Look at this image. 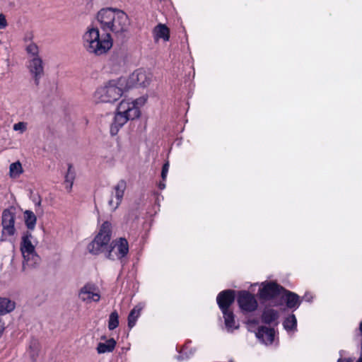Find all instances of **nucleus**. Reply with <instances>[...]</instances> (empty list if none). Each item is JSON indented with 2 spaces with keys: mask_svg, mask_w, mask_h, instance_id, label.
I'll use <instances>...</instances> for the list:
<instances>
[{
  "mask_svg": "<svg viewBox=\"0 0 362 362\" xmlns=\"http://www.w3.org/2000/svg\"><path fill=\"white\" fill-rule=\"evenodd\" d=\"M144 97L136 99L127 98L121 100L117 106L112 123L110 126V134L116 135L119 130L129 120H134L141 117V107L146 103Z\"/></svg>",
  "mask_w": 362,
  "mask_h": 362,
  "instance_id": "nucleus-1",
  "label": "nucleus"
},
{
  "mask_svg": "<svg viewBox=\"0 0 362 362\" xmlns=\"http://www.w3.org/2000/svg\"><path fill=\"white\" fill-rule=\"evenodd\" d=\"M82 45L89 54L101 56L108 52L113 45V40L109 33H101L93 23L88 25L82 35Z\"/></svg>",
  "mask_w": 362,
  "mask_h": 362,
  "instance_id": "nucleus-2",
  "label": "nucleus"
},
{
  "mask_svg": "<svg viewBox=\"0 0 362 362\" xmlns=\"http://www.w3.org/2000/svg\"><path fill=\"white\" fill-rule=\"evenodd\" d=\"M95 19L103 30L109 33H122L127 30L129 25L127 13L116 8H107L100 10Z\"/></svg>",
  "mask_w": 362,
  "mask_h": 362,
  "instance_id": "nucleus-3",
  "label": "nucleus"
},
{
  "mask_svg": "<svg viewBox=\"0 0 362 362\" xmlns=\"http://www.w3.org/2000/svg\"><path fill=\"white\" fill-rule=\"evenodd\" d=\"M129 88L127 78L121 77L108 81L98 86L93 94L95 103H114L124 92Z\"/></svg>",
  "mask_w": 362,
  "mask_h": 362,
  "instance_id": "nucleus-4",
  "label": "nucleus"
},
{
  "mask_svg": "<svg viewBox=\"0 0 362 362\" xmlns=\"http://www.w3.org/2000/svg\"><path fill=\"white\" fill-rule=\"evenodd\" d=\"M112 234V224L108 221L103 222L98 227L93 240L88 244V252L94 255L105 254L111 243Z\"/></svg>",
  "mask_w": 362,
  "mask_h": 362,
  "instance_id": "nucleus-5",
  "label": "nucleus"
},
{
  "mask_svg": "<svg viewBox=\"0 0 362 362\" xmlns=\"http://www.w3.org/2000/svg\"><path fill=\"white\" fill-rule=\"evenodd\" d=\"M247 329L250 332H254L258 340L265 345H272L278 339L274 328L269 325H259L255 320H248Z\"/></svg>",
  "mask_w": 362,
  "mask_h": 362,
  "instance_id": "nucleus-6",
  "label": "nucleus"
},
{
  "mask_svg": "<svg viewBox=\"0 0 362 362\" xmlns=\"http://www.w3.org/2000/svg\"><path fill=\"white\" fill-rule=\"evenodd\" d=\"M129 252L128 242L125 238H119L112 241L108 249L104 254L109 259H119L127 255Z\"/></svg>",
  "mask_w": 362,
  "mask_h": 362,
  "instance_id": "nucleus-7",
  "label": "nucleus"
},
{
  "mask_svg": "<svg viewBox=\"0 0 362 362\" xmlns=\"http://www.w3.org/2000/svg\"><path fill=\"white\" fill-rule=\"evenodd\" d=\"M78 297L87 303L99 302L101 298L100 288L93 283H87L79 290Z\"/></svg>",
  "mask_w": 362,
  "mask_h": 362,
  "instance_id": "nucleus-8",
  "label": "nucleus"
},
{
  "mask_svg": "<svg viewBox=\"0 0 362 362\" xmlns=\"http://www.w3.org/2000/svg\"><path fill=\"white\" fill-rule=\"evenodd\" d=\"M15 221L16 214L13 209H6L3 211L1 217L3 236L10 237L15 235L16 232Z\"/></svg>",
  "mask_w": 362,
  "mask_h": 362,
  "instance_id": "nucleus-9",
  "label": "nucleus"
},
{
  "mask_svg": "<svg viewBox=\"0 0 362 362\" xmlns=\"http://www.w3.org/2000/svg\"><path fill=\"white\" fill-rule=\"evenodd\" d=\"M151 78L152 74L149 71L139 69L134 71L127 80L130 88L134 86L146 87L151 83Z\"/></svg>",
  "mask_w": 362,
  "mask_h": 362,
  "instance_id": "nucleus-10",
  "label": "nucleus"
},
{
  "mask_svg": "<svg viewBox=\"0 0 362 362\" xmlns=\"http://www.w3.org/2000/svg\"><path fill=\"white\" fill-rule=\"evenodd\" d=\"M126 189L127 182L123 180H119L114 186L108 201V206L112 210L115 211L119 206L122 202Z\"/></svg>",
  "mask_w": 362,
  "mask_h": 362,
  "instance_id": "nucleus-11",
  "label": "nucleus"
},
{
  "mask_svg": "<svg viewBox=\"0 0 362 362\" xmlns=\"http://www.w3.org/2000/svg\"><path fill=\"white\" fill-rule=\"evenodd\" d=\"M282 290L274 282H263L261 284L259 295L261 298L269 299L280 295Z\"/></svg>",
  "mask_w": 362,
  "mask_h": 362,
  "instance_id": "nucleus-12",
  "label": "nucleus"
},
{
  "mask_svg": "<svg viewBox=\"0 0 362 362\" xmlns=\"http://www.w3.org/2000/svg\"><path fill=\"white\" fill-rule=\"evenodd\" d=\"M238 302L240 308L246 312L253 311L257 307V303L255 296L246 291L240 292Z\"/></svg>",
  "mask_w": 362,
  "mask_h": 362,
  "instance_id": "nucleus-13",
  "label": "nucleus"
},
{
  "mask_svg": "<svg viewBox=\"0 0 362 362\" xmlns=\"http://www.w3.org/2000/svg\"><path fill=\"white\" fill-rule=\"evenodd\" d=\"M22 256V267L24 272H29L40 266L41 259L36 252L23 254Z\"/></svg>",
  "mask_w": 362,
  "mask_h": 362,
  "instance_id": "nucleus-14",
  "label": "nucleus"
},
{
  "mask_svg": "<svg viewBox=\"0 0 362 362\" xmlns=\"http://www.w3.org/2000/svg\"><path fill=\"white\" fill-rule=\"evenodd\" d=\"M234 292L232 291H224L217 296V303L222 312L230 311L229 307L234 300Z\"/></svg>",
  "mask_w": 362,
  "mask_h": 362,
  "instance_id": "nucleus-15",
  "label": "nucleus"
},
{
  "mask_svg": "<svg viewBox=\"0 0 362 362\" xmlns=\"http://www.w3.org/2000/svg\"><path fill=\"white\" fill-rule=\"evenodd\" d=\"M116 344L117 342L113 338L107 339L105 336H103L97 344V353L98 354L111 353L115 350Z\"/></svg>",
  "mask_w": 362,
  "mask_h": 362,
  "instance_id": "nucleus-16",
  "label": "nucleus"
},
{
  "mask_svg": "<svg viewBox=\"0 0 362 362\" xmlns=\"http://www.w3.org/2000/svg\"><path fill=\"white\" fill-rule=\"evenodd\" d=\"M36 241L33 235L30 233H25L21 240V254L30 253L36 252L35 246Z\"/></svg>",
  "mask_w": 362,
  "mask_h": 362,
  "instance_id": "nucleus-17",
  "label": "nucleus"
},
{
  "mask_svg": "<svg viewBox=\"0 0 362 362\" xmlns=\"http://www.w3.org/2000/svg\"><path fill=\"white\" fill-rule=\"evenodd\" d=\"M280 298L284 300L288 308L296 309L300 303L299 297L294 293L285 291L282 288L279 295Z\"/></svg>",
  "mask_w": 362,
  "mask_h": 362,
  "instance_id": "nucleus-18",
  "label": "nucleus"
},
{
  "mask_svg": "<svg viewBox=\"0 0 362 362\" xmlns=\"http://www.w3.org/2000/svg\"><path fill=\"white\" fill-rule=\"evenodd\" d=\"M153 37L156 41L163 40L168 42L170 39V30L164 24L160 23L156 25L153 31Z\"/></svg>",
  "mask_w": 362,
  "mask_h": 362,
  "instance_id": "nucleus-19",
  "label": "nucleus"
},
{
  "mask_svg": "<svg viewBox=\"0 0 362 362\" xmlns=\"http://www.w3.org/2000/svg\"><path fill=\"white\" fill-rule=\"evenodd\" d=\"M28 69L35 79L40 78L43 73L42 59L38 57H34L30 61Z\"/></svg>",
  "mask_w": 362,
  "mask_h": 362,
  "instance_id": "nucleus-20",
  "label": "nucleus"
},
{
  "mask_svg": "<svg viewBox=\"0 0 362 362\" xmlns=\"http://www.w3.org/2000/svg\"><path fill=\"white\" fill-rule=\"evenodd\" d=\"M224 318L225 328L228 332H232L239 327L234 318L233 313L230 311L222 312Z\"/></svg>",
  "mask_w": 362,
  "mask_h": 362,
  "instance_id": "nucleus-21",
  "label": "nucleus"
},
{
  "mask_svg": "<svg viewBox=\"0 0 362 362\" xmlns=\"http://www.w3.org/2000/svg\"><path fill=\"white\" fill-rule=\"evenodd\" d=\"M16 308V302L8 298H0V315L11 313Z\"/></svg>",
  "mask_w": 362,
  "mask_h": 362,
  "instance_id": "nucleus-22",
  "label": "nucleus"
},
{
  "mask_svg": "<svg viewBox=\"0 0 362 362\" xmlns=\"http://www.w3.org/2000/svg\"><path fill=\"white\" fill-rule=\"evenodd\" d=\"M144 305L143 303H139L136 305L130 312L128 316V326L132 328L141 315V312L144 308Z\"/></svg>",
  "mask_w": 362,
  "mask_h": 362,
  "instance_id": "nucleus-23",
  "label": "nucleus"
},
{
  "mask_svg": "<svg viewBox=\"0 0 362 362\" xmlns=\"http://www.w3.org/2000/svg\"><path fill=\"white\" fill-rule=\"evenodd\" d=\"M23 221L28 229L34 230L37 223L35 214L30 210L23 211Z\"/></svg>",
  "mask_w": 362,
  "mask_h": 362,
  "instance_id": "nucleus-24",
  "label": "nucleus"
},
{
  "mask_svg": "<svg viewBox=\"0 0 362 362\" xmlns=\"http://www.w3.org/2000/svg\"><path fill=\"white\" fill-rule=\"evenodd\" d=\"M284 328L288 333H294L297 330V320L294 315L287 317L283 322Z\"/></svg>",
  "mask_w": 362,
  "mask_h": 362,
  "instance_id": "nucleus-25",
  "label": "nucleus"
},
{
  "mask_svg": "<svg viewBox=\"0 0 362 362\" xmlns=\"http://www.w3.org/2000/svg\"><path fill=\"white\" fill-rule=\"evenodd\" d=\"M75 175L76 173L74 168L71 166H69L65 175L64 182V187L69 192H70L72 189L74 181L75 180Z\"/></svg>",
  "mask_w": 362,
  "mask_h": 362,
  "instance_id": "nucleus-26",
  "label": "nucleus"
},
{
  "mask_svg": "<svg viewBox=\"0 0 362 362\" xmlns=\"http://www.w3.org/2000/svg\"><path fill=\"white\" fill-rule=\"evenodd\" d=\"M23 170L19 161L13 163L9 167V175L11 178H18L23 173Z\"/></svg>",
  "mask_w": 362,
  "mask_h": 362,
  "instance_id": "nucleus-27",
  "label": "nucleus"
},
{
  "mask_svg": "<svg viewBox=\"0 0 362 362\" xmlns=\"http://www.w3.org/2000/svg\"><path fill=\"white\" fill-rule=\"evenodd\" d=\"M279 317V314L277 312L274 310L273 309H267L264 310L262 315V320L266 324H269Z\"/></svg>",
  "mask_w": 362,
  "mask_h": 362,
  "instance_id": "nucleus-28",
  "label": "nucleus"
},
{
  "mask_svg": "<svg viewBox=\"0 0 362 362\" xmlns=\"http://www.w3.org/2000/svg\"><path fill=\"white\" fill-rule=\"evenodd\" d=\"M119 325V315L117 311H113L110 313L108 320V328L110 330H113Z\"/></svg>",
  "mask_w": 362,
  "mask_h": 362,
  "instance_id": "nucleus-29",
  "label": "nucleus"
},
{
  "mask_svg": "<svg viewBox=\"0 0 362 362\" xmlns=\"http://www.w3.org/2000/svg\"><path fill=\"white\" fill-rule=\"evenodd\" d=\"M26 51L28 54L35 57L38 53V47L35 43L30 42L26 46Z\"/></svg>",
  "mask_w": 362,
  "mask_h": 362,
  "instance_id": "nucleus-30",
  "label": "nucleus"
},
{
  "mask_svg": "<svg viewBox=\"0 0 362 362\" xmlns=\"http://www.w3.org/2000/svg\"><path fill=\"white\" fill-rule=\"evenodd\" d=\"M27 129V123L21 122L15 124L13 125V130L16 132H18L21 134H23Z\"/></svg>",
  "mask_w": 362,
  "mask_h": 362,
  "instance_id": "nucleus-31",
  "label": "nucleus"
},
{
  "mask_svg": "<svg viewBox=\"0 0 362 362\" xmlns=\"http://www.w3.org/2000/svg\"><path fill=\"white\" fill-rule=\"evenodd\" d=\"M169 163L166 162L162 169L161 176L163 180H165L167 177L168 170H169Z\"/></svg>",
  "mask_w": 362,
  "mask_h": 362,
  "instance_id": "nucleus-32",
  "label": "nucleus"
},
{
  "mask_svg": "<svg viewBox=\"0 0 362 362\" xmlns=\"http://www.w3.org/2000/svg\"><path fill=\"white\" fill-rule=\"evenodd\" d=\"M7 26V21L3 14H0V29H4Z\"/></svg>",
  "mask_w": 362,
  "mask_h": 362,
  "instance_id": "nucleus-33",
  "label": "nucleus"
},
{
  "mask_svg": "<svg viewBox=\"0 0 362 362\" xmlns=\"http://www.w3.org/2000/svg\"><path fill=\"white\" fill-rule=\"evenodd\" d=\"M338 362H351L349 359L347 358H339Z\"/></svg>",
  "mask_w": 362,
  "mask_h": 362,
  "instance_id": "nucleus-34",
  "label": "nucleus"
},
{
  "mask_svg": "<svg viewBox=\"0 0 362 362\" xmlns=\"http://www.w3.org/2000/svg\"><path fill=\"white\" fill-rule=\"evenodd\" d=\"M159 187L160 189H164L165 185L164 183H160Z\"/></svg>",
  "mask_w": 362,
  "mask_h": 362,
  "instance_id": "nucleus-35",
  "label": "nucleus"
},
{
  "mask_svg": "<svg viewBox=\"0 0 362 362\" xmlns=\"http://www.w3.org/2000/svg\"><path fill=\"white\" fill-rule=\"evenodd\" d=\"M359 328H360V331H361V332L362 333V320H361V322L360 323V327H359Z\"/></svg>",
  "mask_w": 362,
  "mask_h": 362,
  "instance_id": "nucleus-36",
  "label": "nucleus"
},
{
  "mask_svg": "<svg viewBox=\"0 0 362 362\" xmlns=\"http://www.w3.org/2000/svg\"><path fill=\"white\" fill-rule=\"evenodd\" d=\"M305 298H306L307 300H310V298H308V295H305Z\"/></svg>",
  "mask_w": 362,
  "mask_h": 362,
  "instance_id": "nucleus-37",
  "label": "nucleus"
},
{
  "mask_svg": "<svg viewBox=\"0 0 362 362\" xmlns=\"http://www.w3.org/2000/svg\"><path fill=\"white\" fill-rule=\"evenodd\" d=\"M357 362H362V358H360Z\"/></svg>",
  "mask_w": 362,
  "mask_h": 362,
  "instance_id": "nucleus-38",
  "label": "nucleus"
}]
</instances>
